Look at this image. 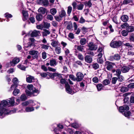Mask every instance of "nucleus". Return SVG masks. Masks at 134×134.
Wrapping results in <instances>:
<instances>
[{
  "label": "nucleus",
  "instance_id": "nucleus-1",
  "mask_svg": "<svg viewBox=\"0 0 134 134\" xmlns=\"http://www.w3.org/2000/svg\"><path fill=\"white\" fill-rule=\"evenodd\" d=\"M38 88L36 89L34 88L32 92L27 90H26L25 92L27 95L29 96L32 95L33 96H37L40 92L38 89H40L41 87V86L39 84H38Z\"/></svg>",
  "mask_w": 134,
  "mask_h": 134
},
{
  "label": "nucleus",
  "instance_id": "nucleus-2",
  "mask_svg": "<svg viewBox=\"0 0 134 134\" xmlns=\"http://www.w3.org/2000/svg\"><path fill=\"white\" fill-rule=\"evenodd\" d=\"M10 113L9 109L7 108L1 107H0V118H3L5 115H7Z\"/></svg>",
  "mask_w": 134,
  "mask_h": 134
},
{
  "label": "nucleus",
  "instance_id": "nucleus-3",
  "mask_svg": "<svg viewBox=\"0 0 134 134\" xmlns=\"http://www.w3.org/2000/svg\"><path fill=\"white\" fill-rule=\"evenodd\" d=\"M114 65V63L109 61L105 62V66L107 70L109 71H111Z\"/></svg>",
  "mask_w": 134,
  "mask_h": 134
},
{
  "label": "nucleus",
  "instance_id": "nucleus-4",
  "mask_svg": "<svg viewBox=\"0 0 134 134\" xmlns=\"http://www.w3.org/2000/svg\"><path fill=\"white\" fill-rule=\"evenodd\" d=\"M121 44V41H112L110 43V46L113 48H116L120 46Z\"/></svg>",
  "mask_w": 134,
  "mask_h": 134
},
{
  "label": "nucleus",
  "instance_id": "nucleus-5",
  "mask_svg": "<svg viewBox=\"0 0 134 134\" xmlns=\"http://www.w3.org/2000/svg\"><path fill=\"white\" fill-rule=\"evenodd\" d=\"M88 46L89 49L91 51L96 50L97 48V46L92 42L89 43L88 45Z\"/></svg>",
  "mask_w": 134,
  "mask_h": 134
},
{
  "label": "nucleus",
  "instance_id": "nucleus-6",
  "mask_svg": "<svg viewBox=\"0 0 134 134\" xmlns=\"http://www.w3.org/2000/svg\"><path fill=\"white\" fill-rule=\"evenodd\" d=\"M76 76V80L77 81H81L83 79L84 76L83 74L80 72L77 73Z\"/></svg>",
  "mask_w": 134,
  "mask_h": 134
},
{
  "label": "nucleus",
  "instance_id": "nucleus-7",
  "mask_svg": "<svg viewBox=\"0 0 134 134\" xmlns=\"http://www.w3.org/2000/svg\"><path fill=\"white\" fill-rule=\"evenodd\" d=\"M20 61V59L19 58H13L12 61L10 62V64L11 66H14L15 65L18 63Z\"/></svg>",
  "mask_w": 134,
  "mask_h": 134
},
{
  "label": "nucleus",
  "instance_id": "nucleus-8",
  "mask_svg": "<svg viewBox=\"0 0 134 134\" xmlns=\"http://www.w3.org/2000/svg\"><path fill=\"white\" fill-rule=\"evenodd\" d=\"M30 54L34 55L33 57V59L37 58H38V52L37 51L32 50L29 52Z\"/></svg>",
  "mask_w": 134,
  "mask_h": 134
},
{
  "label": "nucleus",
  "instance_id": "nucleus-9",
  "mask_svg": "<svg viewBox=\"0 0 134 134\" xmlns=\"http://www.w3.org/2000/svg\"><path fill=\"white\" fill-rule=\"evenodd\" d=\"M35 80L34 77L30 75L26 76V81L27 82L29 83H31L34 82Z\"/></svg>",
  "mask_w": 134,
  "mask_h": 134
},
{
  "label": "nucleus",
  "instance_id": "nucleus-10",
  "mask_svg": "<svg viewBox=\"0 0 134 134\" xmlns=\"http://www.w3.org/2000/svg\"><path fill=\"white\" fill-rule=\"evenodd\" d=\"M65 88L66 92L70 94H72L75 92L73 91L69 85L68 83H65Z\"/></svg>",
  "mask_w": 134,
  "mask_h": 134
},
{
  "label": "nucleus",
  "instance_id": "nucleus-11",
  "mask_svg": "<svg viewBox=\"0 0 134 134\" xmlns=\"http://www.w3.org/2000/svg\"><path fill=\"white\" fill-rule=\"evenodd\" d=\"M129 108L128 106L126 105H124L120 107L119 111L121 113L124 112L125 110H127L129 109Z\"/></svg>",
  "mask_w": 134,
  "mask_h": 134
},
{
  "label": "nucleus",
  "instance_id": "nucleus-12",
  "mask_svg": "<svg viewBox=\"0 0 134 134\" xmlns=\"http://www.w3.org/2000/svg\"><path fill=\"white\" fill-rule=\"evenodd\" d=\"M22 14L23 15V20L25 21L27 20L28 18V15L27 12L24 10L22 11Z\"/></svg>",
  "mask_w": 134,
  "mask_h": 134
},
{
  "label": "nucleus",
  "instance_id": "nucleus-13",
  "mask_svg": "<svg viewBox=\"0 0 134 134\" xmlns=\"http://www.w3.org/2000/svg\"><path fill=\"white\" fill-rule=\"evenodd\" d=\"M40 34V32L39 31L34 30L31 34V36L32 37H36L38 36Z\"/></svg>",
  "mask_w": 134,
  "mask_h": 134
},
{
  "label": "nucleus",
  "instance_id": "nucleus-14",
  "mask_svg": "<svg viewBox=\"0 0 134 134\" xmlns=\"http://www.w3.org/2000/svg\"><path fill=\"white\" fill-rule=\"evenodd\" d=\"M85 61L87 63H91L92 60V57L89 55H86L85 58Z\"/></svg>",
  "mask_w": 134,
  "mask_h": 134
},
{
  "label": "nucleus",
  "instance_id": "nucleus-15",
  "mask_svg": "<svg viewBox=\"0 0 134 134\" xmlns=\"http://www.w3.org/2000/svg\"><path fill=\"white\" fill-rule=\"evenodd\" d=\"M120 55L118 54H115L114 55L111 56L110 58L112 60H119L120 59Z\"/></svg>",
  "mask_w": 134,
  "mask_h": 134
},
{
  "label": "nucleus",
  "instance_id": "nucleus-16",
  "mask_svg": "<svg viewBox=\"0 0 134 134\" xmlns=\"http://www.w3.org/2000/svg\"><path fill=\"white\" fill-rule=\"evenodd\" d=\"M50 32L48 30L45 29H43V31L42 32V35L43 37L47 36L50 34Z\"/></svg>",
  "mask_w": 134,
  "mask_h": 134
},
{
  "label": "nucleus",
  "instance_id": "nucleus-17",
  "mask_svg": "<svg viewBox=\"0 0 134 134\" xmlns=\"http://www.w3.org/2000/svg\"><path fill=\"white\" fill-rule=\"evenodd\" d=\"M1 104V107H2L6 108V106H9L8 102L6 100H3L2 101Z\"/></svg>",
  "mask_w": 134,
  "mask_h": 134
},
{
  "label": "nucleus",
  "instance_id": "nucleus-18",
  "mask_svg": "<svg viewBox=\"0 0 134 134\" xmlns=\"http://www.w3.org/2000/svg\"><path fill=\"white\" fill-rule=\"evenodd\" d=\"M34 110V108L32 107H28L26 108L25 111L27 112L32 111Z\"/></svg>",
  "mask_w": 134,
  "mask_h": 134
},
{
  "label": "nucleus",
  "instance_id": "nucleus-19",
  "mask_svg": "<svg viewBox=\"0 0 134 134\" xmlns=\"http://www.w3.org/2000/svg\"><path fill=\"white\" fill-rule=\"evenodd\" d=\"M57 64L56 60L54 59L50 60V65L51 66H54Z\"/></svg>",
  "mask_w": 134,
  "mask_h": 134
},
{
  "label": "nucleus",
  "instance_id": "nucleus-20",
  "mask_svg": "<svg viewBox=\"0 0 134 134\" xmlns=\"http://www.w3.org/2000/svg\"><path fill=\"white\" fill-rule=\"evenodd\" d=\"M130 69V68L129 67L124 66L122 67L121 70L122 72L126 73L129 71Z\"/></svg>",
  "mask_w": 134,
  "mask_h": 134
},
{
  "label": "nucleus",
  "instance_id": "nucleus-21",
  "mask_svg": "<svg viewBox=\"0 0 134 134\" xmlns=\"http://www.w3.org/2000/svg\"><path fill=\"white\" fill-rule=\"evenodd\" d=\"M121 20L124 22H127L128 20V16L126 15H123L121 17Z\"/></svg>",
  "mask_w": 134,
  "mask_h": 134
},
{
  "label": "nucleus",
  "instance_id": "nucleus-22",
  "mask_svg": "<svg viewBox=\"0 0 134 134\" xmlns=\"http://www.w3.org/2000/svg\"><path fill=\"white\" fill-rule=\"evenodd\" d=\"M46 9L45 8L43 7H41L39 8L38 11L42 14H44L46 12Z\"/></svg>",
  "mask_w": 134,
  "mask_h": 134
},
{
  "label": "nucleus",
  "instance_id": "nucleus-23",
  "mask_svg": "<svg viewBox=\"0 0 134 134\" xmlns=\"http://www.w3.org/2000/svg\"><path fill=\"white\" fill-rule=\"evenodd\" d=\"M126 30L129 32H132L134 31V27L133 26L129 25L126 28Z\"/></svg>",
  "mask_w": 134,
  "mask_h": 134
},
{
  "label": "nucleus",
  "instance_id": "nucleus-24",
  "mask_svg": "<svg viewBox=\"0 0 134 134\" xmlns=\"http://www.w3.org/2000/svg\"><path fill=\"white\" fill-rule=\"evenodd\" d=\"M120 90L121 92H125L128 90V88L127 87H122L120 88Z\"/></svg>",
  "mask_w": 134,
  "mask_h": 134
},
{
  "label": "nucleus",
  "instance_id": "nucleus-25",
  "mask_svg": "<svg viewBox=\"0 0 134 134\" xmlns=\"http://www.w3.org/2000/svg\"><path fill=\"white\" fill-rule=\"evenodd\" d=\"M14 97H12L9 99V103L11 105L13 106L14 104Z\"/></svg>",
  "mask_w": 134,
  "mask_h": 134
},
{
  "label": "nucleus",
  "instance_id": "nucleus-26",
  "mask_svg": "<svg viewBox=\"0 0 134 134\" xmlns=\"http://www.w3.org/2000/svg\"><path fill=\"white\" fill-rule=\"evenodd\" d=\"M98 91H100L102 89L103 86L101 84H98L96 86Z\"/></svg>",
  "mask_w": 134,
  "mask_h": 134
},
{
  "label": "nucleus",
  "instance_id": "nucleus-27",
  "mask_svg": "<svg viewBox=\"0 0 134 134\" xmlns=\"http://www.w3.org/2000/svg\"><path fill=\"white\" fill-rule=\"evenodd\" d=\"M51 13L53 15H55L57 12L56 9L55 8H53L50 10Z\"/></svg>",
  "mask_w": 134,
  "mask_h": 134
},
{
  "label": "nucleus",
  "instance_id": "nucleus-28",
  "mask_svg": "<svg viewBox=\"0 0 134 134\" xmlns=\"http://www.w3.org/2000/svg\"><path fill=\"white\" fill-rule=\"evenodd\" d=\"M36 18L37 20L40 21L42 19V15L41 14H39L36 16Z\"/></svg>",
  "mask_w": 134,
  "mask_h": 134
},
{
  "label": "nucleus",
  "instance_id": "nucleus-29",
  "mask_svg": "<svg viewBox=\"0 0 134 134\" xmlns=\"http://www.w3.org/2000/svg\"><path fill=\"white\" fill-rule=\"evenodd\" d=\"M18 86V83H14L13 85H11L10 90V91L13 90L14 89L16 88Z\"/></svg>",
  "mask_w": 134,
  "mask_h": 134
},
{
  "label": "nucleus",
  "instance_id": "nucleus-30",
  "mask_svg": "<svg viewBox=\"0 0 134 134\" xmlns=\"http://www.w3.org/2000/svg\"><path fill=\"white\" fill-rule=\"evenodd\" d=\"M62 18L59 15L58 16H54V18L57 21H59L62 20Z\"/></svg>",
  "mask_w": 134,
  "mask_h": 134
},
{
  "label": "nucleus",
  "instance_id": "nucleus-31",
  "mask_svg": "<svg viewBox=\"0 0 134 134\" xmlns=\"http://www.w3.org/2000/svg\"><path fill=\"white\" fill-rule=\"evenodd\" d=\"M20 98L21 101H24L27 99V98L25 94H23L21 96Z\"/></svg>",
  "mask_w": 134,
  "mask_h": 134
},
{
  "label": "nucleus",
  "instance_id": "nucleus-32",
  "mask_svg": "<svg viewBox=\"0 0 134 134\" xmlns=\"http://www.w3.org/2000/svg\"><path fill=\"white\" fill-rule=\"evenodd\" d=\"M86 40L85 38H81L80 41V43L81 45H84L86 44Z\"/></svg>",
  "mask_w": 134,
  "mask_h": 134
},
{
  "label": "nucleus",
  "instance_id": "nucleus-33",
  "mask_svg": "<svg viewBox=\"0 0 134 134\" xmlns=\"http://www.w3.org/2000/svg\"><path fill=\"white\" fill-rule=\"evenodd\" d=\"M121 73V71L120 69H117L116 70V73L114 74L116 75V76H118L120 75Z\"/></svg>",
  "mask_w": 134,
  "mask_h": 134
},
{
  "label": "nucleus",
  "instance_id": "nucleus-34",
  "mask_svg": "<svg viewBox=\"0 0 134 134\" xmlns=\"http://www.w3.org/2000/svg\"><path fill=\"white\" fill-rule=\"evenodd\" d=\"M61 48L59 47H57L55 49L56 53L57 54H59L61 53Z\"/></svg>",
  "mask_w": 134,
  "mask_h": 134
},
{
  "label": "nucleus",
  "instance_id": "nucleus-35",
  "mask_svg": "<svg viewBox=\"0 0 134 134\" xmlns=\"http://www.w3.org/2000/svg\"><path fill=\"white\" fill-rule=\"evenodd\" d=\"M66 13L64 10H62L59 13V15L62 18L64 17Z\"/></svg>",
  "mask_w": 134,
  "mask_h": 134
},
{
  "label": "nucleus",
  "instance_id": "nucleus-36",
  "mask_svg": "<svg viewBox=\"0 0 134 134\" xmlns=\"http://www.w3.org/2000/svg\"><path fill=\"white\" fill-rule=\"evenodd\" d=\"M123 115L125 117L129 118L131 115V113L130 111H125Z\"/></svg>",
  "mask_w": 134,
  "mask_h": 134
},
{
  "label": "nucleus",
  "instance_id": "nucleus-37",
  "mask_svg": "<svg viewBox=\"0 0 134 134\" xmlns=\"http://www.w3.org/2000/svg\"><path fill=\"white\" fill-rule=\"evenodd\" d=\"M27 88L30 91H32L34 88V87L32 85H28L27 86Z\"/></svg>",
  "mask_w": 134,
  "mask_h": 134
},
{
  "label": "nucleus",
  "instance_id": "nucleus-38",
  "mask_svg": "<svg viewBox=\"0 0 134 134\" xmlns=\"http://www.w3.org/2000/svg\"><path fill=\"white\" fill-rule=\"evenodd\" d=\"M20 92L19 90L17 89H15L13 92V94L14 96H16Z\"/></svg>",
  "mask_w": 134,
  "mask_h": 134
},
{
  "label": "nucleus",
  "instance_id": "nucleus-39",
  "mask_svg": "<svg viewBox=\"0 0 134 134\" xmlns=\"http://www.w3.org/2000/svg\"><path fill=\"white\" fill-rule=\"evenodd\" d=\"M84 5L82 4H80L77 5V9L78 10H82L84 7Z\"/></svg>",
  "mask_w": 134,
  "mask_h": 134
},
{
  "label": "nucleus",
  "instance_id": "nucleus-40",
  "mask_svg": "<svg viewBox=\"0 0 134 134\" xmlns=\"http://www.w3.org/2000/svg\"><path fill=\"white\" fill-rule=\"evenodd\" d=\"M44 26L46 29H49L50 26V24L47 22L44 23Z\"/></svg>",
  "mask_w": 134,
  "mask_h": 134
},
{
  "label": "nucleus",
  "instance_id": "nucleus-41",
  "mask_svg": "<svg viewBox=\"0 0 134 134\" xmlns=\"http://www.w3.org/2000/svg\"><path fill=\"white\" fill-rule=\"evenodd\" d=\"M58 43V41H54L52 42L51 43V45L53 47H55L57 46Z\"/></svg>",
  "mask_w": 134,
  "mask_h": 134
},
{
  "label": "nucleus",
  "instance_id": "nucleus-42",
  "mask_svg": "<svg viewBox=\"0 0 134 134\" xmlns=\"http://www.w3.org/2000/svg\"><path fill=\"white\" fill-rule=\"evenodd\" d=\"M71 125L75 129L78 128L79 127V125L76 123H72Z\"/></svg>",
  "mask_w": 134,
  "mask_h": 134
},
{
  "label": "nucleus",
  "instance_id": "nucleus-43",
  "mask_svg": "<svg viewBox=\"0 0 134 134\" xmlns=\"http://www.w3.org/2000/svg\"><path fill=\"white\" fill-rule=\"evenodd\" d=\"M110 82L109 80L106 79L103 81V83L105 85H107L109 84Z\"/></svg>",
  "mask_w": 134,
  "mask_h": 134
},
{
  "label": "nucleus",
  "instance_id": "nucleus-44",
  "mask_svg": "<svg viewBox=\"0 0 134 134\" xmlns=\"http://www.w3.org/2000/svg\"><path fill=\"white\" fill-rule=\"evenodd\" d=\"M4 16L5 17L7 18H12V15L10 14H9L8 13H6L4 14Z\"/></svg>",
  "mask_w": 134,
  "mask_h": 134
},
{
  "label": "nucleus",
  "instance_id": "nucleus-45",
  "mask_svg": "<svg viewBox=\"0 0 134 134\" xmlns=\"http://www.w3.org/2000/svg\"><path fill=\"white\" fill-rule=\"evenodd\" d=\"M41 48L43 49L47 50L49 48V46L46 45L42 44H41Z\"/></svg>",
  "mask_w": 134,
  "mask_h": 134
},
{
  "label": "nucleus",
  "instance_id": "nucleus-46",
  "mask_svg": "<svg viewBox=\"0 0 134 134\" xmlns=\"http://www.w3.org/2000/svg\"><path fill=\"white\" fill-rule=\"evenodd\" d=\"M131 0H124L122 4H127L131 2Z\"/></svg>",
  "mask_w": 134,
  "mask_h": 134
},
{
  "label": "nucleus",
  "instance_id": "nucleus-47",
  "mask_svg": "<svg viewBox=\"0 0 134 134\" xmlns=\"http://www.w3.org/2000/svg\"><path fill=\"white\" fill-rule=\"evenodd\" d=\"M29 19L31 22L32 23H34L35 22V19L33 16H30Z\"/></svg>",
  "mask_w": 134,
  "mask_h": 134
},
{
  "label": "nucleus",
  "instance_id": "nucleus-48",
  "mask_svg": "<svg viewBox=\"0 0 134 134\" xmlns=\"http://www.w3.org/2000/svg\"><path fill=\"white\" fill-rule=\"evenodd\" d=\"M129 26V24L127 23H124L123 24L121 25V27L122 28H125Z\"/></svg>",
  "mask_w": 134,
  "mask_h": 134
},
{
  "label": "nucleus",
  "instance_id": "nucleus-49",
  "mask_svg": "<svg viewBox=\"0 0 134 134\" xmlns=\"http://www.w3.org/2000/svg\"><path fill=\"white\" fill-rule=\"evenodd\" d=\"M47 18L48 20H53V16L50 14H48L47 15Z\"/></svg>",
  "mask_w": 134,
  "mask_h": 134
},
{
  "label": "nucleus",
  "instance_id": "nucleus-50",
  "mask_svg": "<svg viewBox=\"0 0 134 134\" xmlns=\"http://www.w3.org/2000/svg\"><path fill=\"white\" fill-rule=\"evenodd\" d=\"M128 32L125 30H123L121 32L122 35L123 36H126L128 35Z\"/></svg>",
  "mask_w": 134,
  "mask_h": 134
},
{
  "label": "nucleus",
  "instance_id": "nucleus-51",
  "mask_svg": "<svg viewBox=\"0 0 134 134\" xmlns=\"http://www.w3.org/2000/svg\"><path fill=\"white\" fill-rule=\"evenodd\" d=\"M75 46L77 47V50H79V51H82L83 49V47L81 46Z\"/></svg>",
  "mask_w": 134,
  "mask_h": 134
},
{
  "label": "nucleus",
  "instance_id": "nucleus-52",
  "mask_svg": "<svg viewBox=\"0 0 134 134\" xmlns=\"http://www.w3.org/2000/svg\"><path fill=\"white\" fill-rule=\"evenodd\" d=\"M31 101H26L25 102L23 103H22V105L24 106H26L28 105H29L30 103H31Z\"/></svg>",
  "mask_w": 134,
  "mask_h": 134
},
{
  "label": "nucleus",
  "instance_id": "nucleus-53",
  "mask_svg": "<svg viewBox=\"0 0 134 134\" xmlns=\"http://www.w3.org/2000/svg\"><path fill=\"white\" fill-rule=\"evenodd\" d=\"M93 68L95 69H98L99 67V65L98 64L95 63L92 65Z\"/></svg>",
  "mask_w": 134,
  "mask_h": 134
},
{
  "label": "nucleus",
  "instance_id": "nucleus-54",
  "mask_svg": "<svg viewBox=\"0 0 134 134\" xmlns=\"http://www.w3.org/2000/svg\"><path fill=\"white\" fill-rule=\"evenodd\" d=\"M118 80V78L116 77H114L112 78V83L113 84H115L117 80Z\"/></svg>",
  "mask_w": 134,
  "mask_h": 134
},
{
  "label": "nucleus",
  "instance_id": "nucleus-55",
  "mask_svg": "<svg viewBox=\"0 0 134 134\" xmlns=\"http://www.w3.org/2000/svg\"><path fill=\"white\" fill-rule=\"evenodd\" d=\"M72 10V8L70 6H69L68 7L67 10L68 13V15H70L71 13Z\"/></svg>",
  "mask_w": 134,
  "mask_h": 134
},
{
  "label": "nucleus",
  "instance_id": "nucleus-56",
  "mask_svg": "<svg viewBox=\"0 0 134 134\" xmlns=\"http://www.w3.org/2000/svg\"><path fill=\"white\" fill-rule=\"evenodd\" d=\"M41 68L44 71H47L48 69L46 67L45 65H42L41 66Z\"/></svg>",
  "mask_w": 134,
  "mask_h": 134
},
{
  "label": "nucleus",
  "instance_id": "nucleus-57",
  "mask_svg": "<svg viewBox=\"0 0 134 134\" xmlns=\"http://www.w3.org/2000/svg\"><path fill=\"white\" fill-rule=\"evenodd\" d=\"M72 24H68L66 26V29L70 30L72 29Z\"/></svg>",
  "mask_w": 134,
  "mask_h": 134
},
{
  "label": "nucleus",
  "instance_id": "nucleus-58",
  "mask_svg": "<svg viewBox=\"0 0 134 134\" xmlns=\"http://www.w3.org/2000/svg\"><path fill=\"white\" fill-rule=\"evenodd\" d=\"M78 57L79 59L81 60H83L84 59L83 55L81 54H79L78 55Z\"/></svg>",
  "mask_w": 134,
  "mask_h": 134
},
{
  "label": "nucleus",
  "instance_id": "nucleus-59",
  "mask_svg": "<svg viewBox=\"0 0 134 134\" xmlns=\"http://www.w3.org/2000/svg\"><path fill=\"white\" fill-rule=\"evenodd\" d=\"M18 67L22 70H24L25 69V67L20 65H19L17 66Z\"/></svg>",
  "mask_w": 134,
  "mask_h": 134
},
{
  "label": "nucleus",
  "instance_id": "nucleus-60",
  "mask_svg": "<svg viewBox=\"0 0 134 134\" xmlns=\"http://www.w3.org/2000/svg\"><path fill=\"white\" fill-rule=\"evenodd\" d=\"M92 80L93 82L95 83H97L98 81V79L97 77H95L93 78L92 79Z\"/></svg>",
  "mask_w": 134,
  "mask_h": 134
},
{
  "label": "nucleus",
  "instance_id": "nucleus-61",
  "mask_svg": "<svg viewBox=\"0 0 134 134\" xmlns=\"http://www.w3.org/2000/svg\"><path fill=\"white\" fill-rule=\"evenodd\" d=\"M118 77V78L119 81H122L124 80V77L122 76L119 75Z\"/></svg>",
  "mask_w": 134,
  "mask_h": 134
},
{
  "label": "nucleus",
  "instance_id": "nucleus-62",
  "mask_svg": "<svg viewBox=\"0 0 134 134\" xmlns=\"http://www.w3.org/2000/svg\"><path fill=\"white\" fill-rule=\"evenodd\" d=\"M97 62L99 63H100V64L102 63L103 62V60L101 58H98L97 59Z\"/></svg>",
  "mask_w": 134,
  "mask_h": 134
},
{
  "label": "nucleus",
  "instance_id": "nucleus-63",
  "mask_svg": "<svg viewBox=\"0 0 134 134\" xmlns=\"http://www.w3.org/2000/svg\"><path fill=\"white\" fill-rule=\"evenodd\" d=\"M42 58L43 59H45L47 57L46 53L45 52H43L42 53Z\"/></svg>",
  "mask_w": 134,
  "mask_h": 134
},
{
  "label": "nucleus",
  "instance_id": "nucleus-64",
  "mask_svg": "<svg viewBox=\"0 0 134 134\" xmlns=\"http://www.w3.org/2000/svg\"><path fill=\"white\" fill-rule=\"evenodd\" d=\"M128 88H134V83H131L129 84L127 86Z\"/></svg>",
  "mask_w": 134,
  "mask_h": 134
}]
</instances>
